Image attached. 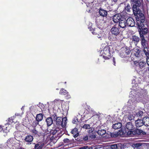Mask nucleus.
Masks as SVG:
<instances>
[{"mask_svg": "<svg viewBox=\"0 0 149 149\" xmlns=\"http://www.w3.org/2000/svg\"><path fill=\"white\" fill-rule=\"evenodd\" d=\"M133 13L136 16V25L139 28V32L141 38L144 37V35H146L148 32L147 28H144V22L145 21V17L144 14L141 11H137L136 13Z\"/></svg>", "mask_w": 149, "mask_h": 149, "instance_id": "obj_1", "label": "nucleus"}, {"mask_svg": "<svg viewBox=\"0 0 149 149\" xmlns=\"http://www.w3.org/2000/svg\"><path fill=\"white\" fill-rule=\"evenodd\" d=\"M53 120L55 123L54 126H56L61 127H64L66 125L67 118L66 117L62 118L61 117L58 116L55 113L51 115Z\"/></svg>", "mask_w": 149, "mask_h": 149, "instance_id": "obj_2", "label": "nucleus"}, {"mask_svg": "<svg viewBox=\"0 0 149 149\" xmlns=\"http://www.w3.org/2000/svg\"><path fill=\"white\" fill-rule=\"evenodd\" d=\"M139 94L136 95L134 100L136 102H142L144 100L145 98L144 97L147 94V92L146 90L141 89L139 93Z\"/></svg>", "mask_w": 149, "mask_h": 149, "instance_id": "obj_3", "label": "nucleus"}, {"mask_svg": "<svg viewBox=\"0 0 149 149\" xmlns=\"http://www.w3.org/2000/svg\"><path fill=\"white\" fill-rule=\"evenodd\" d=\"M100 53L101 56H102V57L105 60H107L109 58L111 53L109 51V47L108 46H106L100 52Z\"/></svg>", "mask_w": 149, "mask_h": 149, "instance_id": "obj_4", "label": "nucleus"}, {"mask_svg": "<svg viewBox=\"0 0 149 149\" xmlns=\"http://www.w3.org/2000/svg\"><path fill=\"white\" fill-rule=\"evenodd\" d=\"M61 128V127L54 125L49 132V131H48L47 129L45 130V132L44 133V136L48 137L49 136L50 134H52L53 135H56V133L59 131L60 129Z\"/></svg>", "mask_w": 149, "mask_h": 149, "instance_id": "obj_5", "label": "nucleus"}, {"mask_svg": "<svg viewBox=\"0 0 149 149\" xmlns=\"http://www.w3.org/2000/svg\"><path fill=\"white\" fill-rule=\"evenodd\" d=\"M131 2L133 5L132 7V10L133 13H136L137 11H141L139 8V7L141 5V2L139 0H130Z\"/></svg>", "mask_w": 149, "mask_h": 149, "instance_id": "obj_6", "label": "nucleus"}, {"mask_svg": "<svg viewBox=\"0 0 149 149\" xmlns=\"http://www.w3.org/2000/svg\"><path fill=\"white\" fill-rule=\"evenodd\" d=\"M126 128L129 131L127 132V134L130 135L132 133V130H133L134 127V126L133 124L131 122H127L125 125Z\"/></svg>", "mask_w": 149, "mask_h": 149, "instance_id": "obj_7", "label": "nucleus"}, {"mask_svg": "<svg viewBox=\"0 0 149 149\" xmlns=\"http://www.w3.org/2000/svg\"><path fill=\"white\" fill-rule=\"evenodd\" d=\"M123 132L122 130H120L113 133H111L110 135L112 137H116L118 136L123 137Z\"/></svg>", "mask_w": 149, "mask_h": 149, "instance_id": "obj_8", "label": "nucleus"}, {"mask_svg": "<svg viewBox=\"0 0 149 149\" xmlns=\"http://www.w3.org/2000/svg\"><path fill=\"white\" fill-rule=\"evenodd\" d=\"M137 89V88L134 89V88L132 89V91L130 93V98L131 97V98H133L135 99L136 95H138L139 93V91H140V90L141 89H139L138 90H136Z\"/></svg>", "mask_w": 149, "mask_h": 149, "instance_id": "obj_9", "label": "nucleus"}, {"mask_svg": "<svg viewBox=\"0 0 149 149\" xmlns=\"http://www.w3.org/2000/svg\"><path fill=\"white\" fill-rule=\"evenodd\" d=\"M140 82V78L134 77L132 80V86L133 88L136 87L138 86V84Z\"/></svg>", "mask_w": 149, "mask_h": 149, "instance_id": "obj_10", "label": "nucleus"}, {"mask_svg": "<svg viewBox=\"0 0 149 149\" xmlns=\"http://www.w3.org/2000/svg\"><path fill=\"white\" fill-rule=\"evenodd\" d=\"M126 23L127 26L130 27H133L134 26L135 22L134 19L131 17H129L127 18V20Z\"/></svg>", "mask_w": 149, "mask_h": 149, "instance_id": "obj_11", "label": "nucleus"}, {"mask_svg": "<svg viewBox=\"0 0 149 149\" xmlns=\"http://www.w3.org/2000/svg\"><path fill=\"white\" fill-rule=\"evenodd\" d=\"M126 20L123 18L121 19L120 20L119 23V26L121 28H125L127 26Z\"/></svg>", "mask_w": 149, "mask_h": 149, "instance_id": "obj_12", "label": "nucleus"}, {"mask_svg": "<svg viewBox=\"0 0 149 149\" xmlns=\"http://www.w3.org/2000/svg\"><path fill=\"white\" fill-rule=\"evenodd\" d=\"M136 102L134 98H131L127 102V106L129 108H132V107L134 106L136 104Z\"/></svg>", "mask_w": 149, "mask_h": 149, "instance_id": "obj_13", "label": "nucleus"}, {"mask_svg": "<svg viewBox=\"0 0 149 149\" xmlns=\"http://www.w3.org/2000/svg\"><path fill=\"white\" fill-rule=\"evenodd\" d=\"M134 63L136 66L139 65L140 68L141 69L145 67L146 65V63L144 61L140 62L139 61H136L134 62Z\"/></svg>", "mask_w": 149, "mask_h": 149, "instance_id": "obj_14", "label": "nucleus"}, {"mask_svg": "<svg viewBox=\"0 0 149 149\" xmlns=\"http://www.w3.org/2000/svg\"><path fill=\"white\" fill-rule=\"evenodd\" d=\"M111 33L114 35L117 36L120 32L119 29L116 26H113L111 30Z\"/></svg>", "mask_w": 149, "mask_h": 149, "instance_id": "obj_15", "label": "nucleus"}, {"mask_svg": "<svg viewBox=\"0 0 149 149\" xmlns=\"http://www.w3.org/2000/svg\"><path fill=\"white\" fill-rule=\"evenodd\" d=\"M125 48V47H122L120 50V56L122 57H124L126 56L128 54L126 53Z\"/></svg>", "mask_w": 149, "mask_h": 149, "instance_id": "obj_16", "label": "nucleus"}, {"mask_svg": "<svg viewBox=\"0 0 149 149\" xmlns=\"http://www.w3.org/2000/svg\"><path fill=\"white\" fill-rule=\"evenodd\" d=\"M143 120L140 119L137 120L135 122L136 127H140L143 126Z\"/></svg>", "mask_w": 149, "mask_h": 149, "instance_id": "obj_17", "label": "nucleus"}, {"mask_svg": "<svg viewBox=\"0 0 149 149\" xmlns=\"http://www.w3.org/2000/svg\"><path fill=\"white\" fill-rule=\"evenodd\" d=\"M53 119L51 116V117H49L47 118L46 121L47 123V126H50L53 123Z\"/></svg>", "mask_w": 149, "mask_h": 149, "instance_id": "obj_18", "label": "nucleus"}, {"mask_svg": "<svg viewBox=\"0 0 149 149\" xmlns=\"http://www.w3.org/2000/svg\"><path fill=\"white\" fill-rule=\"evenodd\" d=\"M141 38V44L143 49L147 48V43L144 37Z\"/></svg>", "mask_w": 149, "mask_h": 149, "instance_id": "obj_19", "label": "nucleus"}, {"mask_svg": "<svg viewBox=\"0 0 149 149\" xmlns=\"http://www.w3.org/2000/svg\"><path fill=\"white\" fill-rule=\"evenodd\" d=\"M121 16L118 14H116L114 15L113 18V21L115 23H117L120 21L121 19Z\"/></svg>", "mask_w": 149, "mask_h": 149, "instance_id": "obj_20", "label": "nucleus"}, {"mask_svg": "<svg viewBox=\"0 0 149 149\" xmlns=\"http://www.w3.org/2000/svg\"><path fill=\"white\" fill-rule=\"evenodd\" d=\"M99 12L100 15L103 17L106 16L107 14V11L102 8L100 9Z\"/></svg>", "mask_w": 149, "mask_h": 149, "instance_id": "obj_21", "label": "nucleus"}, {"mask_svg": "<svg viewBox=\"0 0 149 149\" xmlns=\"http://www.w3.org/2000/svg\"><path fill=\"white\" fill-rule=\"evenodd\" d=\"M143 125L146 126H149V117L146 116L144 117L143 119Z\"/></svg>", "mask_w": 149, "mask_h": 149, "instance_id": "obj_22", "label": "nucleus"}, {"mask_svg": "<svg viewBox=\"0 0 149 149\" xmlns=\"http://www.w3.org/2000/svg\"><path fill=\"white\" fill-rule=\"evenodd\" d=\"M134 116L131 114H129L128 115H125L124 117V118H125V119H127V121L128 120H131L134 119ZM125 121H126V120H125Z\"/></svg>", "mask_w": 149, "mask_h": 149, "instance_id": "obj_23", "label": "nucleus"}, {"mask_svg": "<svg viewBox=\"0 0 149 149\" xmlns=\"http://www.w3.org/2000/svg\"><path fill=\"white\" fill-rule=\"evenodd\" d=\"M117 36L114 35L112 33H109L108 39L111 41H114L117 39Z\"/></svg>", "mask_w": 149, "mask_h": 149, "instance_id": "obj_24", "label": "nucleus"}, {"mask_svg": "<svg viewBox=\"0 0 149 149\" xmlns=\"http://www.w3.org/2000/svg\"><path fill=\"white\" fill-rule=\"evenodd\" d=\"M59 93L61 95H65L67 94V96L68 98L70 97V96L69 94H68L67 91L64 88H62L60 90Z\"/></svg>", "mask_w": 149, "mask_h": 149, "instance_id": "obj_25", "label": "nucleus"}, {"mask_svg": "<svg viewBox=\"0 0 149 149\" xmlns=\"http://www.w3.org/2000/svg\"><path fill=\"white\" fill-rule=\"evenodd\" d=\"M14 144V141L13 138L9 139L7 141V145L8 147H10L11 146H13Z\"/></svg>", "mask_w": 149, "mask_h": 149, "instance_id": "obj_26", "label": "nucleus"}, {"mask_svg": "<svg viewBox=\"0 0 149 149\" xmlns=\"http://www.w3.org/2000/svg\"><path fill=\"white\" fill-rule=\"evenodd\" d=\"M122 124L121 123H114L112 125V128L114 129H118L121 128Z\"/></svg>", "mask_w": 149, "mask_h": 149, "instance_id": "obj_27", "label": "nucleus"}, {"mask_svg": "<svg viewBox=\"0 0 149 149\" xmlns=\"http://www.w3.org/2000/svg\"><path fill=\"white\" fill-rule=\"evenodd\" d=\"M135 132L138 134L139 135H145L146 134V133L142 130L137 129L135 131Z\"/></svg>", "mask_w": 149, "mask_h": 149, "instance_id": "obj_28", "label": "nucleus"}, {"mask_svg": "<svg viewBox=\"0 0 149 149\" xmlns=\"http://www.w3.org/2000/svg\"><path fill=\"white\" fill-rule=\"evenodd\" d=\"M77 130V128H75L71 131V133L73 134V136L74 137H76L78 135Z\"/></svg>", "mask_w": 149, "mask_h": 149, "instance_id": "obj_29", "label": "nucleus"}, {"mask_svg": "<svg viewBox=\"0 0 149 149\" xmlns=\"http://www.w3.org/2000/svg\"><path fill=\"white\" fill-rule=\"evenodd\" d=\"M33 139V137L31 135H29L26 137L25 140L27 142H31Z\"/></svg>", "mask_w": 149, "mask_h": 149, "instance_id": "obj_30", "label": "nucleus"}, {"mask_svg": "<svg viewBox=\"0 0 149 149\" xmlns=\"http://www.w3.org/2000/svg\"><path fill=\"white\" fill-rule=\"evenodd\" d=\"M43 115L42 113H40L37 115L36 119L38 122L41 121L43 119Z\"/></svg>", "mask_w": 149, "mask_h": 149, "instance_id": "obj_31", "label": "nucleus"}, {"mask_svg": "<svg viewBox=\"0 0 149 149\" xmlns=\"http://www.w3.org/2000/svg\"><path fill=\"white\" fill-rule=\"evenodd\" d=\"M131 8L129 4H127L125 7L124 10L126 12L130 13L131 11Z\"/></svg>", "mask_w": 149, "mask_h": 149, "instance_id": "obj_32", "label": "nucleus"}, {"mask_svg": "<svg viewBox=\"0 0 149 149\" xmlns=\"http://www.w3.org/2000/svg\"><path fill=\"white\" fill-rule=\"evenodd\" d=\"M14 135L15 139L19 141V139L21 138L22 137L20 133L18 132H15L14 133Z\"/></svg>", "mask_w": 149, "mask_h": 149, "instance_id": "obj_33", "label": "nucleus"}, {"mask_svg": "<svg viewBox=\"0 0 149 149\" xmlns=\"http://www.w3.org/2000/svg\"><path fill=\"white\" fill-rule=\"evenodd\" d=\"M80 116V115H77V116L75 117L72 120V122L73 123L76 124H77L78 123H79V121L78 119Z\"/></svg>", "mask_w": 149, "mask_h": 149, "instance_id": "obj_34", "label": "nucleus"}, {"mask_svg": "<svg viewBox=\"0 0 149 149\" xmlns=\"http://www.w3.org/2000/svg\"><path fill=\"white\" fill-rule=\"evenodd\" d=\"M140 50L137 48L134 49V55L136 57H139V53H140Z\"/></svg>", "mask_w": 149, "mask_h": 149, "instance_id": "obj_35", "label": "nucleus"}, {"mask_svg": "<svg viewBox=\"0 0 149 149\" xmlns=\"http://www.w3.org/2000/svg\"><path fill=\"white\" fill-rule=\"evenodd\" d=\"M97 133L100 136H102L106 133V131L104 130L100 129L97 131Z\"/></svg>", "mask_w": 149, "mask_h": 149, "instance_id": "obj_36", "label": "nucleus"}, {"mask_svg": "<svg viewBox=\"0 0 149 149\" xmlns=\"http://www.w3.org/2000/svg\"><path fill=\"white\" fill-rule=\"evenodd\" d=\"M133 147L135 149H141V143H136L133 145Z\"/></svg>", "mask_w": 149, "mask_h": 149, "instance_id": "obj_37", "label": "nucleus"}, {"mask_svg": "<svg viewBox=\"0 0 149 149\" xmlns=\"http://www.w3.org/2000/svg\"><path fill=\"white\" fill-rule=\"evenodd\" d=\"M44 145V143L37 144L35 146L36 149H42Z\"/></svg>", "mask_w": 149, "mask_h": 149, "instance_id": "obj_38", "label": "nucleus"}, {"mask_svg": "<svg viewBox=\"0 0 149 149\" xmlns=\"http://www.w3.org/2000/svg\"><path fill=\"white\" fill-rule=\"evenodd\" d=\"M139 40V38L138 36H134L132 37V41L134 42L135 43H137Z\"/></svg>", "mask_w": 149, "mask_h": 149, "instance_id": "obj_39", "label": "nucleus"}, {"mask_svg": "<svg viewBox=\"0 0 149 149\" xmlns=\"http://www.w3.org/2000/svg\"><path fill=\"white\" fill-rule=\"evenodd\" d=\"M8 125L6 124L5 125L6 130H3V128H2V126L1 125H0V132H1L2 131H3V132H9V128H8V127H6Z\"/></svg>", "mask_w": 149, "mask_h": 149, "instance_id": "obj_40", "label": "nucleus"}, {"mask_svg": "<svg viewBox=\"0 0 149 149\" xmlns=\"http://www.w3.org/2000/svg\"><path fill=\"white\" fill-rule=\"evenodd\" d=\"M85 3L86 4V5L87 7L89 8H91L93 6V2H87L86 0L85 1Z\"/></svg>", "mask_w": 149, "mask_h": 149, "instance_id": "obj_41", "label": "nucleus"}, {"mask_svg": "<svg viewBox=\"0 0 149 149\" xmlns=\"http://www.w3.org/2000/svg\"><path fill=\"white\" fill-rule=\"evenodd\" d=\"M39 122L37 120H36L34 121L32 124V126L34 127H36L38 124Z\"/></svg>", "mask_w": 149, "mask_h": 149, "instance_id": "obj_42", "label": "nucleus"}, {"mask_svg": "<svg viewBox=\"0 0 149 149\" xmlns=\"http://www.w3.org/2000/svg\"><path fill=\"white\" fill-rule=\"evenodd\" d=\"M143 51L147 57V58H149V53L146 49H143Z\"/></svg>", "mask_w": 149, "mask_h": 149, "instance_id": "obj_43", "label": "nucleus"}, {"mask_svg": "<svg viewBox=\"0 0 149 149\" xmlns=\"http://www.w3.org/2000/svg\"><path fill=\"white\" fill-rule=\"evenodd\" d=\"M90 125H89L85 124L83 126V128L85 129H90Z\"/></svg>", "mask_w": 149, "mask_h": 149, "instance_id": "obj_44", "label": "nucleus"}, {"mask_svg": "<svg viewBox=\"0 0 149 149\" xmlns=\"http://www.w3.org/2000/svg\"><path fill=\"white\" fill-rule=\"evenodd\" d=\"M143 114V112L142 111H139L137 113L136 115L138 116H141Z\"/></svg>", "mask_w": 149, "mask_h": 149, "instance_id": "obj_45", "label": "nucleus"}, {"mask_svg": "<svg viewBox=\"0 0 149 149\" xmlns=\"http://www.w3.org/2000/svg\"><path fill=\"white\" fill-rule=\"evenodd\" d=\"M117 146L116 144H114L111 145V149H117Z\"/></svg>", "mask_w": 149, "mask_h": 149, "instance_id": "obj_46", "label": "nucleus"}, {"mask_svg": "<svg viewBox=\"0 0 149 149\" xmlns=\"http://www.w3.org/2000/svg\"><path fill=\"white\" fill-rule=\"evenodd\" d=\"M63 141L64 143H70V140L67 138L63 140Z\"/></svg>", "mask_w": 149, "mask_h": 149, "instance_id": "obj_47", "label": "nucleus"}, {"mask_svg": "<svg viewBox=\"0 0 149 149\" xmlns=\"http://www.w3.org/2000/svg\"><path fill=\"white\" fill-rule=\"evenodd\" d=\"M31 132L32 133L35 135L37 134L38 132V131L35 129H33L32 130Z\"/></svg>", "mask_w": 149, "mask_h": 149, "instance_id": "obj_48", "label": "nucleus"}, {"mask_svg": "<svg viewBox=\"0 0 149 149\" xmlns=\"http://www.w3.org/2000/svg\"><path fill=\"white\" fill-rule=\"evenodd\" d=\"M83 140L84 141H87L88 140V136L87 135H85L83 136Z\"/></svg>", "mask_w": 149, "mask_h": 149, "instance_id": "obj_49", "label": "nucleus"}, {"mask_svg": "<svg viewBox=\"0 0 149 149\" xmlns=\"http://www.w3.org/2000/svg\"><path fill=\"white\" fill-rule=\"evenodd\" d=\"M125 51H126V53L128 54L130 53V50L128 47H125Z\"/></svg>", "mask_w": 149, "mask_h": 149, "instance_id": "obj_50", "label": "nucleus"}, {"mask_svg": "<svg viewBox=\"0 0 149 149\" xmlns=\"http://www.w3.org/2000/svg\"><path fill=\"white\" fill-rule=\"evenodd\" d=\"M23 113V112H22L21 114L16 113L15 114V115L16 116H21Z\"/></svg>", "mask_w": 149, "mask_h": 149, "instance_id": "obj_51", "label": "nucleus"}, {"mask_svg": "<svg viewBox=\"0 0 149 149\" xmlns=\"http://www.w3.org/2000/svg\"><path fill=\"white\" fill-rule=\"evenodd\" d=\"M90 137L92 139H94L96 138V136L95 135L93 134L90 136Z\"/></svg>", "mask_w": 149, "mask_h": 149, "instance_id": "obj_52", "label": "nucleus"}, {"mask_svg": "<svg viewBox=\"0 0 149 149\" xmlns=\"http://www.w3.org/2000/svg\"><path fill=\"white\" fill-rule=\"evenodd\" d=\"M112 61L113 63V64L115 66L116 65V61H115V59L114 57H113L112 59Z\"/></svg>", "mask_w": 149, "mask_h": 149, "instance_id": "obj_53", "label": "nucleus"}, {"mask_svg": "<svg viewBox=\"0 0 149 149\" xmlns=\"http://www.w3.org/2000/svg\"><path fill=\"white\" fill-rule=\"evenodd\" d=\"M88 148V146H84L80 148V149H86Z\"/></svg>", "mask_w": 149, "mask_h": 149, "instance_id": "obj_54", "label": "nucleus"}, {"mask_svg": "<svg viewBox=\"0 0 149 149\" xmlns=\"http://www.w3.org/2000/svg\"><path fill=\"white\" fill-rule=\"evenodd\" d=\"M146 63L147 65L149 66V58H146Z\"/></svg>", "mask_w": 149, "mask_h": 149, "instance_id": "obj_55", "label": "nucleus"}, {"mask_svg": "<svg viewBox=\"0 0 149 149\" xmlns=\"http://www.w3.org/2000/svg\"><path fill=\"white\" fill-rule=\"evenodd\" d=\"M118 1V0H112V2L115 3H116Z\"/></svg>", "mask_w": 149, "mask_h": 149, "instance_id": "obj_56", "label": "nucleus"}, {"mask_svg": "<svg viewBox=\"0 0 149 149\" xmlns=\"http://www.w3.org/2000/svg\"><path fill=\"white\" fill-rule=\"evenodd\" d=\"M24 106H23L21 108V109L22 110H23L24 109Z\"/></svg>", "mask_w": 149, "mask_h": 149, "instance_id": "obj_57", "label": "nucleus"}, {"mask_svg": "<svg viewBox=\"0 0 149 149\" xmlns=\"http://www.w3.org/2000/svg\"><path fill=\"white\" fill-rule=\"evenodd\" d=\"M92 131V130H90L89 131V133H91Z\"/></svg>", "mask_w": 149, "mask_h": 149, "instance_id": "obj_58", "label": "nucleus"}, {"mask_svg": "<svg viewBox=\"0 0 149 149\" xmlns=\"http://www.w3.org/2000/svg\"><path fill=\"white\" fill-rule=\"evenodd\" d=\"M15 149H24L22 148H16Z\"/></svg>", "mask_w": 149, "mask_h": 149, "instance_id": "obj_59", "label": "nucleus"}, {"mask_svg": "<svg viewBox=\"0 0 149 149\" xmlns=\"http://www.w3.org/2000/svg\"><path fill=\"white\" fill-rule=\"evenodd\" d=\"M88 28L90 29V31H92V29H91V28H90V27H88Z\"/></svg>", "mask_w": 149, "mask_h": 149, "instance_id": "obj_60", "label": "nucleus"}, {"mask_svg": "<svg viewBox=\"0 0 149 149\" xmlns=\"http://www.w3.org/2000/svg\"><path fill=\"white\" fill-rule=\"evenodd\" d=\"M145 72H146H146H148V70H146V71H145Z\"/></svg>", "mask_w": 149, "mask_h": 149, "instance_id": "obj_61", "label": "nucleus"}, {"mask_svg": "<svg viewBox=\"0 0 149 149\" xmlns=\"http://www.w3.org/2000/svg\"><path fill=\"white\" fill-rule=\"evenodd\" d=\"M94 117H97V115L94 116Z\"/></svg>", "mask_w": 149, "mask_h": 149, "instance_id": "obj_62", "label": "nucleus"}, {"mask_svg": "<svg viewBox=\"0 0 149 149\" xmlns=\"http://www.w3.org/2000/svg\"><path fill=\"white\" fill-rule=\"evenodd\" d=\"M148 71H149V67L148 68Z\"/></svg>", "mask_w": 149, "mask_h": 149, "instance_id": "obj_63", "label": "nucleus"}, {"mask_svg": "<svg viewBox=\"0 0 149 149\" xmlns=\"http://www.w3.org/2000/svg\"><path fill=\"white\" fill-rule=\"evenodd\" d=\"M92 33L93 34H94V33H93V32H92Z\"/></svg>", "mask_w": 149, "mask_h": 149, "instance_id": "obj_64", "label": "nucleus"}]
</instances>
